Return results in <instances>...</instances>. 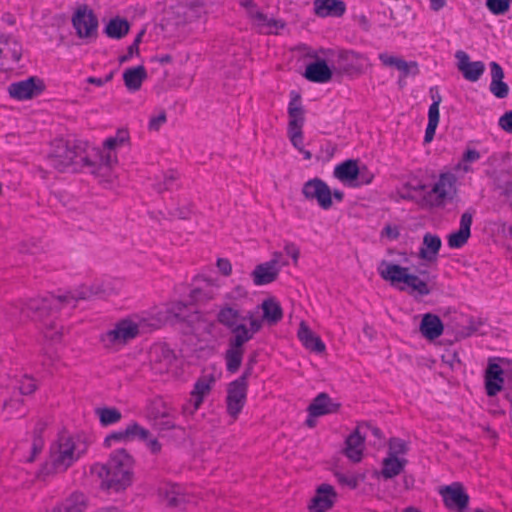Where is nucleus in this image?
Segmentation results:
<instances>
[{"mask_svg":"<svg viewBox=\"0 0 512 512\" xmlns=\"http://www.w3.org/2000/svg\"><path fill=\"white\" fill-rule=\"evenodd\" d=\"M282 317V308L274 298L265 299L255 311H248L245 315L230 303L221 306L217 313V321L231 333L224 353L227 371L236 373L239 370L245 344L254 338L264 323L275 325Z\"/></svg>","mask_w":512,"mask_h":512,"instance_id":"1","label":"nucleus"},{"mask_svg":"<svg viewBox=\"0 0 512 512\" xmlns=\"http://www.w3.org/2000/svg\"><path fill=\"white\" fill-rule=\"evenodd\" d=\"M49 165L59 172H78L86 169L100 183H112L116 178L113 172L115 161L111 153L90 147L82 141L56 139L51 143L47 155Z\"/></svg>","mask_w":512,"mask_h":512,"instance_id":"2","label":"nucleus"},{"mask_svg":"<svg viewBox=\"0 0 512 512\" xmlns=\"http://www.w3.org/2000/svg\"><path fill=\"white\" fill-rule=\"evenodd\" d=\"M87 451V443L80 437L60 435L50 447L49 457L40 474L49 476L62 473L71 467Z\"/></svg>","mask_w":512,"mask_h":512,"instance_id":"3","label":"nucleus"},{"mask_svg":"<svg viewBox=\"0 0 512 512\" xmlns=\"http://www.w3.org/2000/svg\"><path fill=\"white\" fill-rule=\"evenodd\" d=\"M378 273L382 279L414 298L427 296L433 290L425 273L416 275L410 271L409 267H402L384 260L378 267Z\"/></svg>","mask_w":512,"mask_h":512,"instance_id":"4","label":"nucleus"},{"mask_svg":"<svg viewBox=\"0 0 512 512\" xmlns=\"http://www.w3.org/2000/svg\"><path fill=\"white\" fill-rule=\"evenodd\" d=\"M133 458L124 449L113 452L106 465L101 466L98 472L102 479V487L119 492L125 490L132 483Z\"/></svg>","mask_w":512,"mask_h":512,"instance_id":"5","label":"nucleus"},{"mask_svg":"<svg viewBox=\"0 0 512 512\" xmlns=\"http://www.w3.org/2000/svg\"><path fill=\"white\" fill-rule=\"evenodd\" d=\"M160 327V321L151 323L149 319L135 316L118 321L114 327L100 336L105 349L117 351L135 339L141 332Z\"/></svg>","mask_w":512,"mask_h":512,"instance_id":"6","label":"nucleus"},{"mask_svg":"<svg viewBox=\"0 0 512 512\" xmlns=\"http://www.w3.org/2000/svg\"><path fill=\"white\" fill-rule=\"evenodd\" d=\"M95 294L91 289L83 288L76 294H67L50 298L30 299L24 307L21 308V314L33 320H43L52 308H58L59 304L75 302L78 299H88Z\"/></svg>","mask_w":512,"mask_h":512,"instance_id":"7","label":"nucleus"},{"mask_svg":"<svg viewBox=\"0 0 512 512\" xmlns=\"http://www.w3.org/2000/svg\"><path fill=\"white\" fill-rule=\"evenodd\" d=\"M203 13V6L197 0H171L164 22L167 26L179 27L199 19Z\"/></svg>","mask_w":512,"mask_h":512,"instance_id":"8","label":"nucleus"},{"mask_svg":"<svg viewBox=\"0 0 512 512\" xmlns=\"http://www.w3.org/2000/svg\"><path fill=\"white\" fill-rule=\"evenodd\" d=\"M151 323H157L160 321V326L168 322L172 325L186 324L187 329L185 332H190L194 324L199 320V315L196 311H193L186 304L182 302H175L169 305L166 310V315L162 318L149 319Z\"/></svg>","mask_w":512,"mask_h":512,"instance_id":"9","label":"nucleus"},{"mask_svg":"<svg viewBox=\"0 0 512 512\" xmlns=\"http://www.w3.org/2000/svg\"><path fill=\"white\" fill-rule=\"evenodd\" d=\"M302 195L306 200L316 201L320 208L328 210L332 207V191L320 178L306 181L302 186Z\"/></svg>","mask_w":512,"mask_h":512,"instance_id":"10","label":"nucleus"},{"mask_svg":"<svg viewBox=\"0 0 512 512\" xmlns=\"http://www.w3.org/2000/svg\"><path fill=\"white\" fill-rule=\"evenodd\" d=\"M72 25L79 38L95 39L97 36L98 19L86 5L76 10L72 17Z\"/></svg>","mask_w":512,"mask_h":512,"instance_id":"11","label":"nucleus"},{"mask_svg":"<svg viewBox=\"0 0 512 512\" xmlns=\"http://www.w3.org/2000/svg\"><path fill=\"white\" fill-rule=\"evenodd\" d=\"M45 89L43 80L38 77H29L25 80L13 82L8 86L10 97L16 100H29L40 95Z\"/></svg>","mask_w":512,"mask_h":512,"instance_id":"12","label":"nucleus"},{"mask_svg":"<svg viewBox=\"0 0 512 512\" xmlns=\"http://www.w3.org/2000/svg\"><path fill=\"white\" fill-rule=\"evenodd\" d=\"M454 182V175L450 173L442 174L431 191H429L425 196L426 202L430 206L435 207L444 205L446 199L451 195L453 191Z\"/></svg>","mask_w":512,"mask_h":512,"instance_id":"13","label":"nucleus"},{"mask_svg":"<svg viewBox=\"0 0 512 512\" xmlns=\"http://www.w3.org/2000/svg\"><path fill=\"white\" fill-rule=\"evenodd\" d=\"M281 252H274L272 258L255 267L252 278L255 285H265L275 281L280 272Z\"/></svg>","mask_w":512,"mask_h":512,"instance_id":"14","label":"nucleus"},{"mask_svg":"<svg viewBox=\"0 0 512 512\" xmlns=\"http://www.w3.org/2000/svg\"><path fill=\"white\" fill-rule=\"evenodd\" d=\"M370 428L369 423H360L355 431L346 439L345 455L353 462H360L362 459L364 441L367 436V429Z\"/></svg>","mask_w":512,"mask_h":512,"instance_id":"15","label":"nucleus"},{"mask_svg":"<svg viewBox=\"0 0 512 512\" xmlns=\"http://www.w3.org/2000/svg\"><path fill=\"white\" fill-rule=\"evenodd\" d=\"M247 384L243 380H235L229 384L227 395V412L236 419L246 400Z\"/></svg>","mask_w":512,"mask_h":512,"instance_id":"16","label":"nucleus"},{"mask_svg":"<svg viewBox=\"0 0 512 512\" xmlns=\"http://www.w3.org/2000/svg\"><path fill=\"white\" fill-rule=\"evenodd\" d=\"M221 285L216 279H203L189 293L193 304H205L213 300L220 291Z\"/></svg>","mask_w":512,"mask_h":512,"instance_id":"17","label":"nucleus"},{"mask_svg":"<svg viewBox=\"0 0 512 512\" xmlns=\"http://www.w3.org/2000/svg\"><path fill=\"white\" fill-rule=\"evenodd\" d=\"M150 358L153 369L161 374L169 372L176 361L174 352L164 344L153 346L150 351Z\"/></svg>","mask_w":512,"mask_h":512,"instance_id":"18","label":"nucleus"},{"mask_svg":"<svg viewBox=\"0 0 512 512\" xmlns=\"http://www.w3.org/2000/svg\"><path fill=\"white\" fill-rule=\"evenodd\" d=\"M439 493L443 497L445 506L448 509H458L462 511L468 506L469 496L463 490L459 483L440 488Z\"/></svg>","mask_w":512,"mask_h":512,"instance_id":"19","label":"nucleus"},{"mask_svg":"<svg viewBox=\"0 0 512 512\" xmlns=\"http://www.w3.org/2000/svg\"><path fill=\"white\" fill-rule=\"evenodd\" d=\"M337 498V493L333 486L323 483L316 489L314 497L309 504L310 512H326L331 509Z\"/></svg>","mask_w":512,"mask_h":512,"instance_id":"20","label":"nucleus"},{"mask_svg":"<svg viewBox=\"0 0 512 512\" xmlns=\"http://www.w3.org/2000/svg\"><path fill=\"white\" fill-rule=\"evenodd\" d=\"M473 215L474 210L472 209H468L462 214L459 229L448 236L447 242L450 248H461L467 243L471 235Z\"/></svg>","mask_w":512,"mask_h":512,"instance_id":"21","label":"nucleus"},{"mask_svg":"<svg viewBox=\"0 0 512 512\" xmlns=\"http://www.w3.org/2000/svg\"><path fill=\"white\" fill-rule=\"evenodd\" d=\"M253 25L260 33L263 34H278L280 29H284L286 23L280 19L269 18L264 13L258 10L249 11Z\"/></svg>","mask_w":512,"mask_h":512,"instance_id":"22","label":"nucleus"},{"mask_svg":"<svg viewBox=\"0 0 512 512\" xmlns=\"http://www.w3.org/2000/svg\"><path fill=\"white\" fill-rule=\"evenodd\" d=\"M339 408L340 403L334 402L327 393H320L308 406V412L310 417H320L336 413Z\"/></svg>","mask_w":512,"mask_h":512,"instance_id":"23","label":"nucleus"},{"mask_svg":"<svg viewBox=\"0 0 512 512\" xmlns=\"http://www.w3.org/2000/svg\"><path fill=\"white\" fill-rule=\"evenodd\" d=\"M297 336L303 346L312 352L321 354L326 350V346L321 338L304 321H301L299 324Z\"/></svg>","mask_w":512,"mask_h":512,"instance_id":"24","label":"nucleus"},{"mask_svg":"<svg viewBox=\"0 0 512 512\" xmlns=\"http://www.w3.org/2000/svg\"><path fill=\"white\" fill-rule=\"evenodd\" d=\"M305 111L301 103V96L299 93L292 91L291 99L288 105V130L302 129L305 122Z\"/></svg>","mask_w":512,"mask_h":512,"instance_id":"25","label":"nucleus"},{"mask_svg":"<svg viewBox=\"0 0 512 512\" xmlns=\"http://www.w3.org/2000/svg\"><path fill=\"white\" fill-rule=\"evenodd\" d=\"M333 175L343 183L356 186L355 182L360 176V168L358 167V162L356 160L349 159L338 164L334 168Z\"/></svg>","mask_w":512,"mask_h":512,"instance_id":"26","label":"nucleus"},{"mask_svg":"<svg viewBox=\"0 0 512 512\" xmlns=\"http://www.w3.org/2000/svg\"><path fill=\"white\" fill-rule=\"evenodd\" d=\"M419 330L426 339L435 340L442 335L444 326L439 316L426 313L422 317Z\"/></svg>","mask_w":512,"mask_h":512,"instance_id":"27","label":"nucleus"},{"mask_svg":"<svg viewBox=\"0 0 512 512\" xmlns=\"http://www.w3.org/2000/svg\"><path fill=\"white\" fill-rule=\"evenodd\" d=\"M503 369L496 363H489L485 372V388L488 396H495L502 389Z\"/></svg>","mask_w":512,"mask_h":512,"instance_id":"28","label":"nucleus"},{"mask_svg":"<svg viewBox=\"0 0 512 512\" xmlns=\"http://www.w3.org/2000/svg\"><path fill=\"white\" fill-rule=\"evenodd\" d=\"M304 76L311 82L327 83L332 79V71L325 60H317L307 65Z\"/></svg>","mask_w":512,"mask_h":512,"instance_id":"29","label":"nucleus"},{"mask_svg":"<svg viewBox=\"0 0 512 512\" xmlns=\"http://www.w3.org/2000/svg\"><path fill=\"white\" fill-rule=\"evenodd\" d=\"M491 69V83H490V91L497 98H505L508 96L509 87L503 81L504 71L502 67L497 62L490 63Z\"/></svg>","mask_w":512,"mask_h":512,"instance_id":"30","label":"nucleus"},{"mask_svg":"<svg viewBox=\"0 0 512 512\" xmlns=\"http://www.w3.org/2000/svg\"><path fill=\"white\" fill-rule=\"evenodd\" d=\"M314 8L318 16L340 17L345 13L346 5L341 0H315Z\"/></svg>","mask_w":512,"mask_h":512,"instance_id":"31","label":"nucleus"},{"mask_svg":"<svg viewBox=\"0 0 512 512\" xmlns=\"http://www.w3.org/2000/svg\"><path fill=\"white\" fill-rule=\"evenodd\" d=\"M441 244L439 236L426 233L423 237L422 247L419 250V258L427 262H434L437 259Z\"/></svg>","mask_w":512,"mask_h":512,"instance_id":"32","label":"nucleus"},{"mask_svg":"<svg viewBox=\"0 0 512 512\" xmlns=\"http://www.w3.org/2000/svg\"><path fill=\"white\" fill-rule=\"evenodd\" d=\"M362 62L363 56L353 51H341L337 59L339 69L345 73L361 72Z\"/></svg>","mask_w":512,"mask_h":512,"instance_id":"33","label":"nucleus"},{"mask_svg":"<svg viewBox=\"0 0 512 512\" xmlns=\"http://www.w3.org/2000/svg\"><path fill=\"white\" fill-rule=\"evenodd\" d=\"M147 78L144 66L128 68L123 73L125 86L130 91H137L141 88L142 82Z\"/></svg>","mask_w":512,"mask_h":512,"instance_id":"34","label":"nucleus"},{"mask_svg":"<svg viewBox=\"0 0 512 512\" xmlns=\"http://www.w3.org/2000/svg\"><path fill=\"white\" fill-rule=\"evenodd\" d=\"M406 464L405 458L387 456L382 462L381 475L385 479H392L402 473Z\"/></svg>","mask_w":512,"mask_h":512,"instance_id":"35","label":"nucleus"},{"mask_svg":"<svg viewBox=\"0 0 512 512\" xmlns=\"http://www.w3.org/2000/svg\"><path fill=\"white\" fill-rule=\"evenodd\" d=\"M441 101L442 98L440 94H437V99H435V102H432V104L429 106L428 124L424 136L425 143L431 142L435 136V131L439 123V106Z\"/></svg>","mask_w":512,"mask_h":512,"instance_id":"36","label":"nucleus"},{"mask_svg":"<svg viewBox=\"0 0 512 512\" xmlns=\"http://www.w3.org/2000/svg\"><path fill=\"white\" fill-rule=\"evenodd\" d=\"M129 29L130 25L126 19L115 17L107 23L104 29V33L109 38L121 39L128 34Z\"/></svg>","mask_w":512,"mask_h":512,"instance_id":"37","label":"nucleus"},{"mask_svg":"<svg viewBox=\"0 0 512 512\" xmlns=\"http://www.w3.org/2000/svg\"><path fill=\"white\" fill-rule=\"evenodd\" d=\"M171 416L172 408L160 398L152 400L147 408V417L152 423L160 418Z\"/></svg>","mask_w":512,"mask_h":512,"instance_id":"38","label":"nucleus"},{"mask_svg":"<svg viewBox=\"0 0 512 512\" xmlns=\"http://www.w3.org/2000/svg\"><path fill=\"white\" fill-rule=\"evenodd\" d=\"M87 507V498L82 493H73L58 508L62 512H84Z\"/></svg>","mask_w":512,"mask_h":512,"instance_id":"39","label":"nucleus"},{"mask_svg":"<svg viewBox=\"0 0 512 512\" xmlns=\"http://www.w3.org/2000/svg\"><path fill=\"white\" fill-rule=\"evenodd\" d=\"M96 414L103 426H109L119 422L122 418L121 412L117 408H97Z\"/></svg>","mask_w":512,"mask_h":512,"instance_id":"40","label":"nucleus"},{"mask_svg":"<svg viewBox=\"0 0 512 512\" xmlns=\"http://www.w3.org/2000/svg\"><path fill=\"white\" fill-rule=\"evenodd\" d=\"M3 410L9 417H23L27 413L24 401L21 398H10L3 404Z\"/></svg>","mask_w":512,"mask_h":512,"instance_id":"41","label":"nucleus"},{"mask_svg":"<svg viewBox=\"0 0 512 512\" xmlns=\"http://www.w3.org/2000/svg\"><path fill=\"white\" fill-rule=\"evenodd\" d=\"M177 178L178 176L174 171L163 173L156 178L154 187L159 193L164 192L172 187Z\"/></svg>","mask_w":512,"mask_h":512,"instance_id":"42","label":"nucleus"},{"mask_svg":"<svg viewBox=\"0 0 512 512\" xmlns=\"http://www.w3.org/2000/svg\"><path fill=\"white\" fill-rule=\"evenodd\" d=\"M128 138V134L126 131L124 130H120L118 131L117 135L114 136V137H109L108 139H106L104 141V149H102V151H104L105 153H110V151L106 152L105 149H109V150H112V149H115L116 147H119L121 146ZM101 150V148H99ZM112 156L114 157L115 161L113 163V166L115 165L117 159H116V155L113 154L111 152Z\"/></svg>","mask_w":512,"mask_h":512,"instance_id":"43","label":"nucleus"},{"mask_svg":"<svg viewBox=\"0 0 512 512\" xmlns=\"http://www.w3.org/2000/svg\"><path fill=\"white\" fill-rule=\"evenodd\" d=\"M485 65L481 61L472 62L467 68L462 71L465 79L475 82L484 73Z\"/></svg>","mask_w":512,"mask_h":512,"instance_id":"44","label":"nucleus"},{"mask_svg":"<svg viewBox=\"0 0 512 512\" xmlns=\"http://www.w3.org/2000/svg\"><path fill=\"white\" fill-rule=\"evenodd\" d=\"M0 51L4 53V57H10L15 62H18L22 56V47L14 39L7 40L5 47L1 48Z\"/></svg>","mask_w":512,"mask_h":512,"instance_id":"45","label":"nucleus"},{"mask_svg":"<svg viewBox=\"0 0 512 512\" xmlns=\"http://www.w3.org/2000/svg\"><path fill=\"white\" fill-rule=\"evenodd\" d=\"M408 451L407 443L400 438H391L388 446V456L400 457Z\"/></svg>","mask_w":512,"mask_h":512,"instance_id":"46","label":"nucleus"},{"mask_svg":"<svg viewBox=\"0 0 512 512\" xmlns=\"http://www.w3.org/2000/svg\"><path fill=\"white\" fill-rule=\"evenodd\" d=\"M510 0H486V6L494 15H503L510 8Z\"/></svg>","mask_w":512,"mask_h":512,"instance_id":"47","label":"nucleus"},{"mask_svg":"<svg viewBox=\"0 0 512 512\" xmlns=\"http://www.w3.org/2000/svg\"><path fill=\"white\" fill-rule=\"evenodd\" d=\"M128 433H129V439L130 441L134 439H139L146 441L148 440L150 436V431L142 426H140L138 423L133 422L128 425Z\"/></svg>","mask_w":512,"mask_h":512,"instance_id":"48","label":"nucleus"},{"mask_svg":"<svg viewBox=\"0 0 512 512\" xmlns=\"http://www.w3.org/2000/svg\"><path fill=\"white\" fill-rule=\"evenodd\" d=\"M152 426L155 430H157L160 434H163L167 431L178 428L176 423L173 420V415L171 417H163L152 423Z\"/></svg>","mask_w":512,"mask_h":512,"instance_id":"49","label":"nucleus"},{"mask_svg":"<svg viewBox=\"0 0 512 512\" xmlns=\"http://www.w3.org/2000/svg\"><path fill=\"white\" fill-rule=\"evenodd\" d=\"M130 441L129 439V433H128V426L124 429V430H121V431H118V432H113L111 434H109L108 436H106V438L104 439V446L107 447V448H110L112 447L113 443L115 442H128Z\"/></svg>","mask_w":512,"mask_h":512,"instance_id":"50","label":"nucleus"},{"mask_svg":"<svg viewBox=\"0 0 512 512\" xmlns=\"http://www.w3.org/2000/svg\"><path fill=\"white\" fill-rule=\"evenodd\" d=\"M335 477L340 484L346 485L351 489L357 488L360 480L359 476L353 473L335 472Z\"/></svg>","mask_w":512,"mask_h":512,"instance_id":"51","label":"nucleus"},{"mask_svg":"<svg viewBox=\"0 0 512 512\" xmlns=\"http://www.w3.org/2000/svg\"><path fill=\"white\" fill-rule=\"evenodd\" d=\"M213 382L211 377H202L195 383L192 392L205 397L210 392Z\"/></svg>","mask_w":512,"mask_h":512,"instance_id":"52","label":"nucleus"},{"mask_svg":"<svg viewBox=\"0 0 512 512\" xmlns=\"http://www.w3.org/2000/svg\"><path fill=\"white\" fill-rule=\"evenodd\" d=\"M19 391L22 395H30L37 389L35 380L28 375H24L19 382Z\"/></svg>","mask_w":512,"mask_h":512,"instance_id":"53","label":"nucleus"},{"mask_svg":"<svg viewBox=\"0 0 512 512\" xmlns=\"http://www.w3.org/2000/svg\"><path fill=\"white\" fill-rule=\"evenodd\" d=\"M378 57L382 65L385 67H394L397 70L403 60L401 57L390 55L388 53H380Z\"/></svg>","mask_w":512,"mask_h":512,"instance_id":"54","label":"nucleus"},{"mask_svg":"<svg viewBox=\"0 0 512 512\" xmlns=\"http://www.w3.org/2000/svg\"><path fill=\"white\" fill-rule=\"evenodd\" d=\"M398 71L402 73L403 77H407L408 75H417L419 73V68L416 62H407L403 59L398 67Z\"/></svg>","mask_w":512,"mask_h":512,"instance_id":"55","label":"nucleus"},{"mask_svg":"<svg viewBox=\"0 0 512 512\" xmlns=\"http://www.w3.org/2000/svg\"><path fill=\"white\" fill-rule=\"evenodd\" d=\"M165 500L167 505L177 507L184 502V496L173 488L171 491H165Z\"/></svg>","mask_w":512,"mask_h":512,"instance_id":"56","label":"nucleus"},{"mask_svg":"<svg viewBox=\"0 0 512 512\" xmlns=\"http://www.w3.org/2000/svg\"><path fill=\"white\" fill-rule=\"evenodd\" d=\"M288 135L292 145L298 150L303 151V133L302 129L288 130Z\"/></svg>","mask_w":512,"mask_h":512,"instance_id":"57","label":"nucleus"},{"mask_svg":"<svg viewBox=\"0 0 512 512\" xmlns=\"http://www.w3.org/2000/svg\"><path fill=\"white\" fill-rule=\"evenodd\" d=\"M166 112L161 111L157 116L150 118L148 128L150 131H158L160 127L166 122Z\"/></svg>","mask_w":512,"mask_h":512,"instance_id":"58","label":"nucleus"},{"mask_svg":"<svg viewBox=\"0 0 512 512\" xmlns=\"http://www.w3.org/2000/svg\"><path fill=\"white\" fill-rule=\"evenodd\" d=\"M247 297V291L242 286H236L225 295V299L234 302Z\"/></svg>","mask_w":512,"mask_h":512,"instance_id":"59","label":"nucleus"},{"mask_svg":"<svg viewBox=\"0 0 512 512\" xmlns=\"http://www.w3.org/2000/svg\"><path fill=\"white\" fill-rule=\"evenodd\" d=\"M284 251L289 257H291L293 264L297 265L298 259L300 257V249L296 246V244L293 242H286L284 245Z\"/></svg>","mask_w":512,"mask_h":512,"instance_id":"60","label":"nucleus"},{"mask_svg":"<svg viewBox=\"0 0 512 512\" xmlns=\"http://www.w3.org/2000/svg\"><path fill=\"white\" fill-rule=\"evenodd\" d=\"M216 266L222 275L226 277L231 275L232 265L227 258H218L216 261Z\"/></svg>","mask_w":512,"mask_h":512,"instance_id":"61","label":"nucleus"},{"mask_svg":"<svg viewBox=\"0 0 512 512\" xmlns=\"http://www.w3.org/2000/svg\"><path fill=\"white\" fill-rule=\"evenodd\" d=\"M192 213L193 211L191 210V206L189 204L182 207H177L174 211L170 212L172 216L183 220L189 219Z\"/></svg>","mask_w":512,"mask_h":512,"instance_id":"62","label":"nucleus"},{"mask_svg":"<svg viewBox=\"0 0 512 512\" xmlns=\"http://www.w3.org/2000/svg\"><path fill=\"white\" fill-rule=\"evenodd\" d=\"M499 126L506 132L512 134V110L506 112L499 119Z\"/></svg>","mask_w":512,"mask_h":512,"instance_id":"63","label":"nucleus"},{"mask_svg":"<svg viewBox=\"0 0 512 512\" xmlns=\"http://www.w3.org/2000/svg\"><path fill=\"white\" fill-rule=\"evenodd\" d=\"M456 58L458 60V69L461 72L472 63L469 61V56L464 51H457Z\"/></svg>","mask_w":512,"mask_h":512,"instance_id":"64","label":"nucleus"}]
</instances>
